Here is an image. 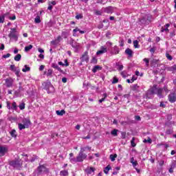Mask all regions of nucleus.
<instances>
[{"label": "nucleus", "instance_id": "obj_7", "mask_svg": "<svg viewBox=\"0 0 176 176\" xmlns=\"http://www.w3.org/2000/svg\"><path fill=\"white\" fill-rule=\"evenodd\" d=\"M81 61L82 62H86V63H89V55H88V52H85L82 57L80 58Z\"/></svg>", "mask_w": 176, "mask_h": 176}, {"label": "nucleus", "instance_id": "obj_31", "mask_svg": "<svg viewBox=\"0 0 176 176\" xmlns=\"http://www.w3.org/2000/svg\"><path fill=\"white\" fill-rule=\"evenodd\" d=\"M116 157H118L117 154L110 155V160H111V162H115V160L116 159Z\"/></svg>", "mask_w": 176, "mask_h": 176}, {"label": "nucleus", "instance_id": "obj_19", "mask_svg": "<svg viewBox=\"0 0 176 176\" xmlns=\"http://www.w3.org/2000/svg\"><path fill=\"white\" fill-rule=\"evenodd\" d=\"M100 69H101V67L100 65H96L92 69V72H94V74H96V72H97V71H100Z\"/></svg>", "mask_w": 176, "mask_h": 176}, {"label": "nucleus", "instance_id": "obj_44", "mask_svg": "<svg viewBox=\"0 0 176 176\" xmlns=\"http://www.w3.org/2000/svg\"><path fill=\"white\" fill-rule=\"evenodd\" d=\"M25 103H21L19 104V109L21 110L25 109Z\"/></svg>", "mask_w": 176, "mask_h": 176}, {"label": "nucleus", "instance_id": "obj_16", "mask_svg": "<svg viewBox=\"0 0 176 176\" xmlns=\"http://www.w3.org/2000/svg\"><path fill=\"white\" fill-rule=\"evenodd\" d=\"M105 13L111 14L113 12V7H107L104 9Z\"/></svg>", "mask_w": 176, "mask_h": 176}, {"label": "nucleus", "instance_id": "obj_27", "mask_svg": "<svg viewBox=\"0 0 176 176\" xmlns=\"http://www.w3.org/2000/svg\"><path fill=\"white\" fill-rule=\"evenodd\" d=\"M111 170V165H108L107 166H106L104 169V174H108V173L109 172V170Z\"/></svg>", "mask_w": 176, "mask_h": 176}, {"label": "nucleus", "instance_id": "obj_43", "mask_svg": "<svg viewBox=\"0 0 176 176\" xmlns=\"http://www.w3.org/2000/svg\"><path fill=\"white\" fill-rule=\"evenodd\" d=\"M103 97L102 99L99 100V102H103V101H105V98H107V94H103Z\"/></svg>", "mask_w": 176, "mask_h": 176}, {"label": "nucleus", "instance_id": "obj_38", "mask_svg": "<svg viewBox=\"0 0 176 176\" xmlns=\"http://www.w3.org/2000/svg\"><path fill=\"white\" fill-rule=\"evenodd\" d=\"M168 27H170V23H166L164 25V30H165V32H168L170 30H168Z\"/></svg>", "mask_w": 176, "mask_h": 176}, {"label": "nucleus", "instance_id": "obj_2", "mask_svg": "<svg viewBox=\"0 0 176 176\" xmlns=\"http://www.w3.org/2000/svg\"><path fill=\"white\" fill-rule=\"evenodd\" d=\"M87 157V155H86L84 153L79 152L78 155L76 157V158H71L70 162L72 163H77V162H81L85 160Z\"/></svg>", "mask_w": 176, "mask_h": 176}, {"label": "nucleus", "instance_id": "obj_25", "mask_svg": "<svg viewBox=\"0 0 176 176\" xmlns=\"http://www.w3.org/2000/svg\"><path fill=\"white\" fill-rule=\"evenodd\" d=\"M130 162L133 167H135V166L138 164V162L137 161H134V157H131Z\"/></svg>", "mask_w": 176, "mask_h": 176}, {"label": "nucleus", "instance_id": "obj_35", "mask_svg": "<svg viewBox=\"0 0 176 176\" xmlns=\"http://www.w3.org/2000/svg\"><path fill=\"white\" fill-rule=\"evenodd\" d=\"M116 67H118V71H122L123 69V65H120L119 63H116Z\"/></svg>", "mask_w": 176, "mask_h": 176}, {"label": "nucleus", "instance_id": "obj_46", "mask_svg": "<svg viewBox=\"0 0 176 176\" xmlns=\"http://www.w3.org/2000/svg\"><path fill=\"white\" fill-rule=\"evenodd\" d=\"M134 141H135V138H133L132 140H131V144L133 147L135 146L136 145Z\"/></svg>", "mask_w": 176, "mask_h": 176}, {"label": "nucleus", "instance_id": "obj_34", "mask_svg": "<svg viewBox=\"0 0 176 176\" xmlns=\"http://www.w3.org/2000/svg\"><path fill=\"white\" fill-rule=\"evenodd\" d=\"M33 46L32 45H30L28 46L25 47V52H30V50H31V49H32Z\"/></svg>", "mask_w": 176, "mask_h": 176}, {"label": "nucleus", "instance_id": "obj_54", "mask_svg": "<svg viewBox=\"0 0 176 176\" xmlns=\"http://www.w3.org/2000/svg\"><path fill=\"white\" fill-rule=\"evenodd\" d=\"M72 47H74V49H78V44L74 43H72Z\"/></svg>", "mask_w": 176, "mask_h": 176}, {"label": "nucleus", "instance_id": "obj_18", "mask_svg": "<svg viewBox=\"0 0 176 176\" xmlns=\"http://www.w3.org/2000/svg\"><path fill=\"white\" fill-rule=\"evenodd\" d=\"M23 124L25 126L26 129H28L30 124H31V121L29 120L25 119L23 120Z\"/></svg>", "mask_w": 176, "mask_h": 176}, {"label": "nucleus", "instance_id": "obj_13", "mask_svg": "<svg viewBox=\"0 0 176 176\" xmlns=\"http://www.w3.org/2000/svg\"><path fill=\"white\" fill-rule=\"evenodd\" d=\"M44 75H46L48 78H52L53 77V70L52 69H48L47 72H44Z\"/></svg>", "mask_w": 176, "mask_h": 176}, {"label": "nucleus", "instance_id": "obj_40", "mask_svg": "<svg viewBox=\"0 0 176 176\" xmlns=\"http://www.w3.org/2000/svg\"><path fill=\"white\" fill-rule=\"evenodd\" d=\"M143 142H148V144H152V139H151V138H148V139H144L143 140Z\"/></svg>", "mask_w": 176, "mask_h": 176}, {"label": "nucleus", "instance_id": "obj_52", "mask_svg": "<svg viewBox=\"0 0 176 176\" xmlns=\"http://www.w3.org/2000/svg\"><path fill=\"white\" fill-rule=\"evenodd\" d=\"M10 68L11 71H15L16 66L14 65H11Z\"/></svg>", "mask_w": 176, "mask_h": 176}, {"label": "nucleus", "instance_id": "obj_51", "mask_svg": "<svg viewBox=\"0 0 176 176\" xmlns=\"http://www.w3.org/2000/svg\"><path fill=\"white\" fill-rule=\"evenodd\" d=\"M171 119H173V115L168 114L167 115V120L170 121V120H171Z\"/></svg>", "mask_w": 176, "mask_h": 176}, {"label": "nucleus", "instance_id": "obj_61", "mask_svg": "<svg viewBox=\"0 0 176 176\" xmlns=\"http://www.w3.org/2000/svg\"><path fill=\"white\" fill-rule=\"evenodd\" d=\"M159 164L162 167V166H163V164H164V161L163 160H160Z\"/></svg>", "mask_w": 176, "mask_h": 176}, {"label": "nucleus", "instance_id": "obj_53", "mask_svg": "<svg viewBox=\"0 0 176 176\" xmlns=\"http://www.w3.org/2000/svg\"><path fill=\"white\" fill-rule=\"evenodd\" d=\"M20 86L19 87V91H24V88L21 87V82L19 83Z\"/></svg>", "mask_w": 176, "mask_h": 176}, {"label": "nucleus", "instance_id": "obj_20", "mask_svg": "<svg viewBox=\"0 0 176 176\" xmlns=\"http://www.w3.org/2000/svg\"><path fill=\"white\" fill-rule=\"evenodd\" d=\"M8 14H9V13H6V14H4L0 16V23H4L5 17H6V16H8Z\"/></svg>", "mask_w": 176, "mask_h": 176}, {"label": "nucleus", "instance_id": "obj_49", "mask_svg": "<svg viewBox=\"0 0 176 176\" xmlns=\"http://www.w3.org/2000/svg\"><path fill=\"white\" fill-rule=\"evenodd\" d=\"M80 31V28H76L75 29H74V30H73V32H74V34H76V32H79Z\"/></svg>", "mask_w": 176, "mask_h": 176}, {"label": "nucleus", "instance_id": "obj_14", "mask_svg": "<svg viewBox=\"0 0 176 176\" xmlns=\"http://www.w3.org/2000/svg\"><path fill=\"white\" fill-rule=\"evenodd\" d=\"M8 36L10 38V39H14L16 41L19 39V37L16 33H10Z\"/></svg>", "mask_w": 176, "mask_h": 176}, {"label": "nucleus", "instance_id": "obj_11", "mask_svg": "<svg viewBox=\"0 0 176 176\" xmlns=\"http://www.w3.org/2000/svg\"><path fill=\"white\" fill-rule=\"evenodd\" d=\"M120 51L119 50V47L118 46H114L111 51V54L115 55V54H119V52Z\"/></svg>", "mask_w": 176, "mask_h": 176}, {"label": "nucleus", "instance_id": "obj_9", "mask_svg": "<svg viewBox=\"0 0 176 176\" xmlns=\"http://www.w3.org/2000/svg\"><path fill=\"white\" fill-rule=\"evenodd\" d=\"M107 47L102 46L100 47V50H98L96 52V54L97 56H100V54H104V53H107Z\"/></svg>", "mask_w": 176, "mask_h": 176}, {"label": "nucleus", "instance_id": "obj_50", "mask_svg": "<svg viewBox=\"0 0 176 176\" xmlns=\"http://www.w3.org/2000/svg\"><path fill=\"white\" fill-rule=\"evenodd\" d=\"M91 63H93L94 64H97V58H92Z\"/></svg>", "mask_w": 176, "mask_h": 176}, {"label": "nucleus", "instance_id": "obj_33", "mask_svg": "<svg viewBox=\"0 0 176 176\" xmlns=\"http://www.w3.org/2000/svg\"><path fill=\"white\" fill-rule=\"evenodd\" d=\"M60 175L68 176V170H61L60 172Z\"/></svg>", "mask_w": 176, "mask_h": 176}, {"label": "nucleus", "instance_id": "obj_29", "mask_svg": "<svg viewBox=\"0 0 176 176\" xmlns=\"http://www.w3.org/2000/svg\"><path fill=\"white\" fill-rule=\"evenodd\" d=\"M18 126L19 130H24V129H27V126H25L24 124H23L21 123L18 124Z\"/></svg>", "mask_w": 176, "mask_h": 176}, {"label": "nucleus", "instance_id": "obj_22", "mask_svg": "<svg viewBox=\"0 0 176 176\" xmlns=\"http://www.w3.org/2000/svg\"><path fill=\"white\" fill-rule=\"evenodd\" d=\"M52 68H54L55 69H57V71H59V72H63V69L57 65V64H52Z\"/></svg>", "mask_w": 176, "mask_h": 176}, {"label": "nucleus", "instance_id": "obj_12", "mask_svg": "<svg viewBox=\"0 0 176 176\" xmlns=\"http://www.w3.org/2000/svg\"><path fill=\"white\" fill-rule=\"evenodd\" d=\"M168 100L170 101V102H175L176 101V96L175 94H170L168 96Z\"/></svg>", "mask_w": 176, "mask_h": 176}, {"label": "nucleus", "instance_id": "obj_24", "mask_svg": "<svg viewBox=\"0 0 176 176\" xmlns=\"http://www.w3.org/2000/svg\"><path fill=\"white\" fill-rule=\"evenodd\" d=\"M173 124H175V122L174 121H168L165 123V125L167 126L168 127H171Z\"/></svg>", "mask_w": 176, "mask_h": 176}, {"label": "nucleus", "instance_id": "obj_59", "mask_svg": "<svg viewBox=\"0 0 176 176\" xmlns=\"http://www.w3.org/2000/svg\"><path fill=\"white\" fill-rule=\"evenodd\" d=\"M167 69H168V71H169V72H173V71H174L173 66L168 67Z\"/></svg>", "mask_w": 176, "mask_h": 176}, {"label": "nucleus", "instance_id": "obj_15", "mask_svg": "<svg viewBox=\"0 0 176 176\" xmlns=\"http://www.w3.org/2000/svg\"><path fill=\"white\" fill-rule=\"evenodd\" d=\"M125 54H126L129 57H133V54H134V52H133V50H131V49L127 48L125 50Z\"/></svg>", "mask_w": 176, "mask_h": 176}, {"label": "nucleus", "instance_id": "obj_30", "mask_svg": "<svg viewBox=\"0 0 176 176\" xmlns=\"http://www.w3.org/2000/svg\"><path fill=\"white\" fill-rule=\"evenodd\" d=\"M14 60L15 61H20V60H21V54H18L17 55H16L14 56Z\"/></svg>", "mask_w": 176, "mask_h": 176}, {"label": "nucleus", "instance_id": "obj_6", "mask_svg": "<svg viewBox=\"0 0 176 176\" xmlns=\"http://www.w3.org/2000/svg\"><path fill=\"white\" fill-rule=\"evenodd\" d=\"M38 170L40 174L42 173H49V170L44 165L39 166Z\"/></svg>", "mask_w": 176, "mask_h": 176}, {"label": "nucleus", "instance_id": "obj_3", "mask_svg": "<svg viewBox=\"0 0 176 176\" xmlns=\"http://www.w3.org/2000/svg\"><path fill=\"white\" fill-rule=\"evenodd\" d=\"M9 164L11 166V167H13L16 170H21L22 164L20 162V160H13L10 161Z\"/></svg>", "mask_w": 176, "mask_h": 176}, {"label": "nucleus", "instance_id": "obj_42", "mask_svg": "<svg viewBox=\"0 0 176 176\" xmlns=\"http://www.w3.org/2000/svg\"><path fill=\"white\" fill-rule=\"evenodd\" d=\"M143 61H144V63H146V66L149 67V59L148 58H144Z\"/></svg>", "mask_w": 176, "mask_h": 176}, {"label": "nucleus", "instance_id": "obj_37", "mask_svg": "<svg viewBox=\"0 0 176 176\" xmlns=\"http://www.w3.org/2000/svg\"><path fill=\"white\" fill-rule=\"evenodd\" d=\"M34 23H36V24H39V23H41V17L39 16H37L34 19Z\"/></svg>", "mask_w": 176, "mask_h": 176}, {"label": "nucleus", "instance_id": "obj_5", "mask_svg": "<svg viewBox=\"0 0 176 176\" xmlns=\"http://www.w3.org/2000/svg\"><path fill=\"white\" fill-rule=\"evenodd\" d=\"M6 87H12L14 80L12 78H6Z\"/></svg>", "mask_w": 176, "mask_h": 176}, {"label": "nucleus", "instance_id": "obj_62", "mask_svg": "<svg viewBox=\"0 0 176 176\" xmlns=\"http://www.w3.org/2000/svg\"><path fill=\"white\" fill-rule=\"evenodd\" d=\"M151 15L147 16V18L146 19V20L148 23H151Z\"/></svg>", "mask_w": 176, "mask_h": 176}, {"label": "nucleus", "instance_id": "obj_55", "mask_svg": "<svg viewBox=\"0 0 176 176\" xmlns=\"http://www.w3.org/2000/svg\"><path fill=\"white\" fill-rule=\"evenodd\" d=\"M16 32H17V30L16 28H11V31L10 33L16 34Z\"/></svg>", "mask_w": 176, "mask_h": 176}, {"label": "nucleus", "instance_id": "obj_8", "mask_svg": "<svg viewBox=\"0 0 176 176\" xmlns=\"http://www.w3.org/2000/svg\"><path fill=\"white\" fill-rule=\"evenodd\" d=\"M8 152V147L0 146V155L1 156H5L6 153Z\"/></svg>", "mask_w": 176, "mask_h": 176}, {"label": "nucleus", "instance_id": "obj_47", "mask_svg": "<svg viewBox=\"0 0 176 176\" xmlns=\"http://www.w3.org/2000/svg\"><path fill=\"white\" fill-rule=\"evenodd\" d=\"M118 82H119V79L118 78L114 77L112 81L113 85H114L115 83H118Z\"/></svg>", "mask_w": 176, "mask_h": 176}, {"label": "nucleus", "instance_id": "obj_36", "mask_svg": "<svg viewBox=\"0 0 176 176\" xmlns=\"http://www.w3.org/2000/svg\"><path fill=\"white\" fill-rule=\"evenodd\" d=\"M133 46L135 49H138V47H140V45H138V41L135 40L133 41Z\"/></svg>", "mask_w": 176, "mask_h": 176}, {"label": "nucleus", "instance_id": "obj_64", "mask_svg": "<svg viewBox=\"0 0 176 176\" xmlns=\"http://www.w3.org/2000/svg\"><path fill=\"white\" fill-rule=\"evenodd\" d=\"M82 15H80V14H78V15H76V19H77V20H79V19H82Z\"/></svg>", "mask_w": 176, "mask_h": 176}, {"label": "nucleus", "instance_id": "obj_39", "mask_svg": "<svg viewBox=\"0 0 176 176\" xmlns=\"http://www.w3.org/2000/svg\"><path fill=\"white\" fill-rule=\"evenodd\" d=\"M14 72H15V74L18 78H20V69H16L15 71H14Z\"/></svg>", "mask_w": 176, "mask_h": 176}, {"label": "nucleus", "instance_id": "obj_26", "mask_svg": "<svg viewBox=\"0 0 176 176\" xmlns=\"http://www.w3.org/2000/svg\"><path fill=\"white\" fill-rule=\"evenodd\" d=\"M24 67L25 68L22 69L23 72H28L31 71V67H28V65H25Z\"/></svg>", "mask_w": 176, "mask_h": 176}, {"label": "nucleus", "instance_id": "obj_4", "mask_svg": "<svg viewBox=\"0 0 176 176\" xmlns=\"http://www.w3.org/2000/svg\"><path fill=\"white\" fill-rule=\"evenodd\" d=\"M43 86L45 89V90H47V93H52V91H54V87L52 85V82H43Z\"/></svg>", "mask_w": 176, "mask_h": 176}, {"label": "nucleus", "instance_id": "obj_60", "mask_svg": "<svg viewBox=\"0 0 176 176\" xmlns=\"http://www.w3.org/2000/svg\"><path fill=\"white\" fill-rule=\"evenodd\" d=\"M10 57V54H7L3 56V58H9Z\"/></svg>", "mask_w": 176, "mask_h": 176}, {"label": "nucleus", "instance_id": "obj_21", "mask_svg": "<svg viewBox=\"0 0 176 176\" xmlns=\"http://www.w3.org/2000/svg\"><path fill=\"white\" fill-rule=\"evenodd\" d=\"M140 23L143 24L144 25L148 24V21H146V18L143 17L140 20Z\"/></svg>", "mask_w": 176, "mask_h": 176}, {"label": "nucleus", "instance_id": "obj_28", "mask_svg": "<svg viewBox=\"0 0 176 176\" xmlns=\"http://www.w3.org/2000/svg\"><path fill=\"white\" fill-rule=\"evenodd\" d=\"M64 113H65V110L56 111V115H58V116H63V115H64Z\"/></svg>", "mask_w": 176, "mask_h": 176}, {"label": "nucleus", "instance_id": "obj_45", "mask_svg": "<svg viewBox=\"0 0 176 176\" xmlns=\"http://www.w3.org/2000/svg\"><path fill=\"white\" fill-rule=\"evenodd\" d=\"M166 57L168 60H169V61H171V60H173V56H171L170 54H166Z\"/></svg>", "mask_w": 176, "mask_h": 176}, {"label": "nucleus", "instance_id": "obj_32", "mask_svg": "<svg viewBox=\"0 0 176 176\" xmlns=\"http://www.w3.org/2000/svg\"><path fill=\"white\" fill-rule=\"evenodd\" d=\"M111 135H114V137H118V129H113L111 132Z\"/></svg>", "mask_w": 176, "mask_h": 176}, {"label": "nucleus", "instance_id": "obj_17", "mask_svg": "<svg viewBox=\"0 0 176 176\" xmlns=\"http://www.w3.org/2000/svg\"><path fill=\"white\" fill-rule=\"evenodd\" d=\"M151 67H153L154 68L155 67H158L157 63H159V60L153 59L151 61Z\"/></svg>", "mask_w": 176, "mask_h": 176}, {"label": "nucleus", "instance_id": "obj_41", "mask_svg": "<svg viewBox=\"0 0 176 176\" xmlns=\"http://www.w3.org/2000/svg\"><path fill=\"white\" fill-rule=\"evenodd\" d=\"M11 109H14V111L17 109V104H16V102H12V107H11Z\"/></svg>", "mask_w": 176, "mask_h": 176}, {"label": "nucleus", "instance_id": "obj_10", "mask_svg": "<svg viewBox=\"0 0 176 176\" xmlns=\"http://www.w3.org/2000/svg\"><path fill=\"white\" fill-rule=\"evenodd\" d=\"M96 171V168H93V167H87L85 169V173L86 174H87V175H90L91 174H93V173H94Z\"/></svg>", "mask_w": 176, "mask_h": 176}, {"label": "nucleus", "instance_id": "obj_56", "mask_svg": "<svg viewBox=\"0 0 176 176\" xmlns=\"http://www.w3.org/2000/svg\"><path fill=\"white\" fill-rule=\"evenodd\" d=\"M120 46L121 47H123V46H124V41L121 40V41H120Z\"/></svg>", "mask_w": 176, "mask_h": 176}, {"label": "nucleus", "instance_id": "obj_58", "mask_svg": "<svg viewBox=\"0 0 176 176\" xmlns=\"http://www.w3.org/2000/svg\"><path fill=\"white\" fill-rule=\"evenodd\" d=\"M87 150V149H86L85 147H81L80 152H82V153H83V152H86Z\"/></svg>", "mask_w": 176, "mask_h": 176}, {"label": "nucleus", "instance_id": "obj_63", "mask_svg": "<svg viewBox=\"0 0 176 176\" xmlns=\"http://www.w3.org/2000/svg\"><path fill=\"white\" fill-rule=\"evenodd\" d=\"M137 89H138V85H134L133 86V90H137Z\"/></svg>", "mask_w": 176, "mask_h": 176}, {"label": "nucleus", "instance_id": "obj_57", "mask_svg": "<svg viewBox=\"0 0 176 176\" xmlns=\"http://www.w3.org/2000/svg\"><path fill=\"white\" fill-rule=\"evenodd\" d=\"M95 14H96L97 16H101V11L96 10L95 11Z\"/></svg>", "mask_w": 176, "mask_h": 176}, {"label": "nucleus", "instance_id": "obj_48", "mask_svg": "<svg viewBox=\"0 0 176 176\" xmlns=\"http://www.w3.org/2000/svg\"><path fill=\"white\" fill-rule=\"evenodd\" d=\"M166 134L170 135V134H173V129H167L166 131Z\"/></svg>", "mask_w": 176, "mask_h": 176}, {"label": "nucleus", "instance_id": "obj_1", "mask_svg": "<svg viewBox=\"0 0 176 176\" xmlns=\"http://www.w3.org/2000/svg\"><path fill=\"white\" fill-rule=\"evenodd\" d=\"M162 93H163V89L162 88H155V89L148 91L146 94V96L143 97V98H146V100L151 98V96H153V94H157L158 97L162 98Z\"/></svg>", "mask_w": 176, "mask_h": 176}, {"label": "nucleus", "instance_id": "obj_23", "mask_svg": "<svg viewBox=\"0 0 176 176\" xmlns=\"http://www.w3.org/2000/svg\"><path fill=\"white\" fill-rule=\"evenodd\" d=\"M10 134L11 137H13L14 138H16L17 137V132H16V130L13 129L12 131L10 132Z\"/></svg>", "mask_w": 176, "mask_h": 176}]
</instances>
